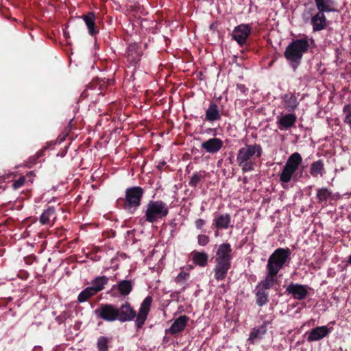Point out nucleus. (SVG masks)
<instances>
[{
	"label": "nucleus",
	"instance_id": "nucleus-45",
	"mask_svg": "<svg viewBox=\"0 0 351 351\" xmlns=\"http://www.w3.org/2000/svg\"><path fill=\"white\" fill-rule=\"evenodd\" d=\"M219 230L216 229V230H215V236L216 237H218V235H219Z\"/></svg>",
	"mask_w": 351,
	"mask_h": 351
},
{
	"label": "nucleus",
	"instance_id": "nucleus-28",
	"mask_svg": "<svg viewBox=\"0 0 351 351\" xmlns=\"http://www.w3.org/2000/svg\"><path fill=\"white\" fill-rule=\"evenodd\" d=\"M309 172L313 178H317L319 175L320 176H323V175L325 173L324 163L323 160L319 159L314 161L311 165Z\"/></svg>",
	"mask_w": 351,
	"mask_h": 351
},
{
	"label": "nucleus",
	"instance_id": "nucleus-35",
	"mask_svg": "<svg viewBox=\"0 0 351 351\" xmlns=\"http://www.w3.org/2000/svg\"><path fill=\"white\" fill-rule=\"evenodd\" d=\"M345 117L343 121L351 127V104L346 105L343 108Z\"/></svg>",
	"mask_w": 351,
	"mask_h": 351
},
{
	"label": "nucleus",
	"instance_id": "nucleus-31",
	"mask_svg": "<svg viewBox=\"0 0 351 351\" xmlns=\"http://www.w3.org/2000/svg\"><path fill=\"white\" fill-rule=\"evenodd\" d=\"M205 178V171H195L192 175L190 181L189 182V185L193 188H196L197 184L202 180Z\"/></svg>",
	"mask_w": 351,
	"mask_h": 351
},
{
	"label": "nucleus",
	"instance_id": "nucleus-10",
	"mask_svg": "<svg viewBox=\"0 0 351 351\" xmlns=\"http://www.w3.org/2000/svg\"><path fill=\"white\" fill-rule=\"evenodd\" d=\"M252 32V27L249 24H240L234 27L232 33V38L238 45L243 47L247 43V39Z\"/></svg>",
	"mask_w": 351,
	"mask_h": 351
},
{
	"label": "nucleus",
	"instance_id": "nucleus-34",
	"mask_svg": "<svg viewBox=\"0 0 351 351\" xmlns=\"http://www.w3.org/2000/svg\"><path fill=\"white\" fill-rule=\"evenodd\" d=\"M110 339L104 336H100L97 339V347L99 351H108Z\"/></svg>",
	"mask_w": 351,
	"mask_h": 351
},
{
	"label": "nucleus",
	"instance_id": "nucleus-2",
	"mask_svg": "<svg viewBox=\"0 0 351 351\" xmlns=\"http://www.w3.org/2000/svg\"><path fill=\"white\" fill-rule=\"evenodd\" d=\"M233 258L232 249L228 243L220 244L217 249L215 256L214 277L217 281L223 280L231 268Z\"/></svg>",
	"mask_w": 351,
	"mask_h": 351
},
{
	"label": "nucleus",
	"instance_id": "nucleus-32",
	"mask_svg": "<svg viewBox=\"0 0 351 351\" xmlns=\"http://www.w3.org/2000/svg\"><path fill=\"white\" fill-rule=\"evenodd\" d=\"M96 295L90 287H88L80 293L77 297L79 302L82 303L87 301L89 298Z\"/></svg>",
	"mask_w": 351,
	"mask_h": 351
},
{
	"label": "nucleus",
	"instance_id": "nucleus-20",
	"mask_svg": "<svg viewBox=\"0 0 351 351\" xmlns=\"http://www.w3.org/2000/svg\"><path fill=\"white\" fill-rule=\"evenodd\" d=\"M189 317L186 315H181L176 319L171 327L166 330V332H169L171 335H176L182 332L186 327Z\"/></svg>",
	"mask_w": 351,
	"mask_h": 351
},
{
	"label": "nucleus",
	"instance_id": "nucleus-24",
	"mask_svg": "<svg viewBox=\"0 0 351 351\" xmlns=\"http://www.w3.org/2000/svg\"><path fill=\"white\" fill-rule=\"evenodd\" d=\"M317 12L324 13L335 11L334 0H314Z\"/></svg>",
	"mask_w": 351,
	"mask_h": 351
},
{
	"label": "nucleus",
	"instance_id": "nucleus-30",
	"mask_svg": "<svg viewBox=\"0 0 351 351\" xmlns=\"http://www.w3.org/2000/svg\"><path fill=\"white\" fill-rule=\"evenodd\" d=\"M256 303L258 306H263L269 302V292L259 287H255Z\"/></svg>",
	"mask_w": 351,
	"mask_h": 351
},
{
	"label": "nucleus",
	"instance_id": "nucleus-7",
	"mask_svg": "<svg viewBox=\"0 0 351 351\" xmlns=\"http://www.w3.org/2000/svg\"><path fill=\"white\" fill-rule=\"evenodd\" d=\"M289 248H277L269 257L266 266L267 271L278 274L279 271L291 260Z\"/></svg>",
	"mask_w": 351,
	"mask_h": 351
},
{
	"label": "nucleus",
	"instance_id": "nucleus-27",
	"mask_svg": "<svg viewBox=\"0 0 351 351\" xmlns=\"http://www.w3.org/2000/svg\"><path fill=\"white\" fill-rule=\"evenodd\" d=\"M192 259L194 264L201 267H204L208 265V255L204 252L193 251L191 253Z\"/></svg>",
	"mask_w": 351,
	"mask_h": 351
},
{
	"label": "nucleus",
	"instance_id": "nucleus-47",
	"mask_svg": "<svg viewBox=\"0 0 351 351\" xmlns=\"http://www.w3.org/2000/svg\"><path fill=\"white\" fill-rule=\"evenodd\" d=\"M186 287H183L180 291H178L179 293L183 292L184 290H185Z\"/></svg>",
	"mask_w": 351,
	"mask_h": 351
},
{
	"label": "nucleus",
	"instance_id": "nucleus-19",
	"mask_svg": "<svg viewBox=\"0 0 351 351\" xmlns=\"http://www.w3.org/2000/svg\"><path fill=\"white\" fill-rule=\"evenodd\" d=\"M311 23L313 26V31L319 32L326 28L327 19L324 13L317 12L312 16Z\"/></svg>",
	"mask_w": 351,
	"mask_h": 351
},
{
	"label": "nucleus",
	"instance_id": "nucleus-43",
	"mask_svg": "<svg viewBox=\"0 0 351 351\" xmlns=\"http://www.w3.org/2000/svg\"><path fill=\"white\" fill-rule=\"evenodd\" d=\"M65 319L66 317L64 315H60L56 317V322H58L59 324L64 322Z\"/></svg>",
	"mask_w": 351,
	"mask_h": 351
},
{
	"label": "nucleus",
	"instance_id": "nucleus-17",
	"mask_svg": "<svg viewBox=\"0 0 351 351\" xmlns=\"http://www.w3.org/2000/svg\"><path fill=\"white\" fill-rule=\"evenodd\" d=\"M134 286V280H121L114 285L112 289H117L121 296L125 297L132 291Z\"/></svg>",
	"mask_w": 351,
	"mask_h": 351
},
{
	"label": "nucleus",
	"instance_id": "nucleus-8",
	"mask_svg": "<svg viewBox=\"0 0 351 351\" xmlns=\"http://www.w3.org/2000/svg\"><path fill=\"white\" fill-rule=\"evenodd\" d=\"M169 214L167 204L162 200H150L145 212V219L149 222L154 223L159 219H162Z\"/></svg>",
	"mask_w": 351,
	"mask_h": 351
},
{
	"label": "nucleus",
	"instance_id": "nucleus-25",
	"mask_svg": "<svg viewBox=\"0 0 351 351\" xmlns=\"http://www.w3.org/2000/svg\"><path fill=\"white\" fill-rule=\"evenodd\" d=\"M277 281V274L274 273L271 274L270 271H267L265 279L259 282L256 287L268 291L269 289L273 287Z\"/></svg>",
	"mask_w": 351,
	"mask_h": 351
},
{
	"label": "nucleus",
	"instance_id": "nucleus-42",
	"mask_svg": "<svg viewBox=\"0 0 351 351\" xmlns=\"http://www.w3.org/2000/svg\"><path fill=\"white\" fill-rule=\"evenodd\" d=\"M205 224H206V221L203 219H197L195 221V227L198 230H202Z\"/></svg>",
	"mask_w": 351,
	"mask_h": 351
},
{
	"label": "nucleus",
	"instance_id": "nucleus-44",
	"mask_svg": "<svg viewBox=\"0 0 351 351\" xmlns=\"http://www.w3.org/2000/svg\"><path fill=\"white\" fill-rule=\"evenodd\" d=\"M165 164H166V162H165V161H162V162H160V164L158 166V167L159 169H161V168H162V167H163Z\"/></svg>",
	"mask_w": 351,
	"mask_h": 351
},
{
	"label": "nucleus",
	"instance_id": "nucleus-39",
	"mask_svg": "<svg viewBox=\"0 0 351 351\" xmlns=\"http://www.w3.org/2000/svg\"><path fill=\"white\" fill-rule=\"evenodd\" d=\"M25 178L24 176L20 177L18 180H15L12 184V188L15 190L22 187L25 182Z\"/></svg>",
	"mask_w": 351,
	"mask_h": 351
},
{
	"label": "nucleus",
	"instance_id": "nucleus-16",
	"mask_svg": "<svg viewBox=\"0 0 351 351\" xmlns=\"http://www.w3.org/2000/svg\"><path fill=\"white\" fill-rule=\"evenodd\" d=\"M296 121V115L293 112H289L278 117L277 125L279 130H285L294 126Z\"/></svg>",
	"mask_w": 351,
	"mask_h": 351
},
{
	"label": "nucleus",
	"instance_id": "nucleus-15",
	"mask_svg": "<svg viewBox=\"0 0 351 351\" xmlns=\"http://www.w3.org/2000/svg\"><path fill=\"white\" fill-rule=\"evenodd\" d=\"M231 225V216L228 213L219 214L213 220L212 228L217 230H226Z\"/></svg>",
	"mask_w": 351,
	"mask_h": 351
},
{
	"label": "nucleus",
	"instance_id": "nucleus-14",
	"mask_svg": "<svg viewBox=\"0 0 351 351\" xmlns=\"http://www.w3.org/2000/svg\"><path fill=\"white\" fill-rule=\"evenodd\" d=\"M223 146V141L219 138H210L201 144V148L206 152L214 154L220 151Z\"/></svg>",
	"mask_w": 351,
	"mask_h": 351
},
{
	"label": "nucleus",
	"instance_id": "nucleus-9",
	"mask_svg": "<svg viewBox=\"0 0 351 351\" xmlns=\"http://www.w3.org/2000/svg\"><path fill=\"white\" fill-rule=\"evenodd\" d=\"M94 313L97 318L107 322L117 321V306L112 304H101Z\"/></svg>",
	"mask_w": 351,
	"mask_h": 351
},
{
	"label": "nucleus",
	"instance_id": "nucleus-1",
	"mask_svg": "<svg viewBox=\"0 0 351 351\" xmlns=\"http://www.w3.org/2000/svg\"><path fill=\"white\" fill-rule=\"evenodd\" d=\"M152 301L153 298L151 295H147L141 304L138 313H136L129 302H125L119 308L117 307V321L127 322L132 321L136 318L135 325L136 329L141 328L147 318Z\"/></svg>",
	"mask_w": 351,
	"mask_h": 351
},
{
	"label": "nucleus",
	"instance_id": "nucleus-26",
	"mask_svg": "<svg viewBox=\"0 0 351 351\" xmlns=\"http://www.w3.org/2000/svg\"><path fill=\"white\" fill-rule=\"evenodd\" d=\"M56 218V213L55 208L53 206H48L47 209L44 210L40 217V222L43 225L51 224Z\"/></svg>",
	"mask_w": 351,
	"mask_h": 351
},
{
	"label": "nucleus",
	"instance_id": "nucleus-6",
	"mask_svg": "<svg viewBox=\"0 0 351 351\" xmlns=\"http://www.w3.org/2000/svg\"><path fill=\"white\" fill-rule=\"evenodd\" d=\"M263 149L259 144L245 145L239 149L237 162L243 172L253 171L256 165V159L262 155Z\"/></svg>",
	"mask_w": 351,
	"mask_h": 351
},
{
	"label": "nucleus",
	"instance_id": "nucleus-37",
	"mask_svg": "<svg viewBox=\"0 0 351 351\" xmlns=\"http://www.w3.org/2000/svg\"><path fill=\"white\" fill-rule=\"evenodd\" d=\"M210 241V238L206 234H199L197 237V243L201 246L206 245Z\"/></svg>",
	"mask_w": 351,
	"mask_h": 351
},
{
	"label": "nucleus",
	"instance_id": "nucleus-29",
	"mask_svg": "<svg viewBox=\"0 0 351 351\" xmlns=\"http://www.w3.org/2000/svg\"><path fill=\"white\" fill-rule=\"evenodd\" d=\"M108 281L109 278L106 276H97L92 280L90 287L97 294L105 288V286L108 283Z\"/></svg>",
	"mask_w": 351,
	"mask_h": 351
},
{
	"label": "nucleus",
	"instance_id": "nucleus-46",
	"mask_svg": "<svg viewBox=\"0 0 351 351\" xmlns=\"http://www.w3.org/2000/svg\"><path fill=\"white\" fill-rule=\"evenodd\" d=\"M348 263L351 265V255L348 257Z\"/></svg>",
	"mask_w": 351,
	"mask_h": 351
},
{
	"label": "nucleus",
	"instance_id": "nucleus-11",
	"mask_svg": "<svg viewBox=\"0 0 351 351\" xmlns=\"http://www.w3.org/2000/svg\"><path fill=\"white\" fill-rule=\"evenodd\" d=\"M308 289L310 287L306 285L291 282L286 287V293L295 300H302L307 297Z\"/></svg>",
	"mask_w": 351,
	"mask_h": 351
},
{
	"label": "nucleus",
	"instance_id": "nucleus-12",
	"mask_svg": "<svg viewBox=\"0 0 351 351\" xmlns=\"http://www.w3.org/2000/svg\"><path fill=\"white\" fill-rule=\"evenodd\" d=\"M331 328L327 326H317L307 331L304 336L306 337L308 342L317 341L328 336Z\"/></svg>",
	"mask_w": 351,
	"mask_h": 351
},
{
	"label": "nucleus",
	"instance_id": "nucleus-5",
	"mask_svg": "<svg viewBox=\"0 0 351 351\" xmlns=\"http://www.w3.org/2000/svg\"><path fill=\"white\" fill-rule=\"evenodd\" d=\"M144 194L145 190L140 186L128 187L125 189V197L117 200V205L127 213L132 215L140 207Z\"/></svg>",
	"mask_w": 351,
	"mask_h": 351
},
{
	"label": "nucleus",
	"instance_id": "nucleus-41",
	"mask_svg": "<svg viewBox=\"0 0 351 351\" xmlns=\"http://www.w3.org/2000/svg\"><path fill=\"white\" fill-rule=\"evenodd\" d=\"M54 144H55V143H53V142L47 143L46 145L36 153V158H39L42 157L44 155L45 152L49 148V147L50 145H54Z\"/></svg>",
	"mask_w": 351,
	"mask_h": 351
},
{
	"label": "nucleus",
	"instance_id": "nucleus-13",
	"mask_svg": "<svg viewBox=\"0 0 351 351\" xmlns=\"http://www.w3.org/2000/svg\"><path fill=\"white\" fill-rule=\"evenodd\" d=\"M283 108L289 112H293L298 107L300 101L293 93H287L280 95Z\"/></svg>",
	"mask_w": 351,
	"mask_h": 351
},
{
	"label": "nucleus",
	"instance_id": "nucleus-21",
	"mask_svg": "<svg viewBox=\"0 0 351 351\" xmlns=\"http://www.w3.org/2000/svg\"><path fill=\"white\" fill-rule=\"evenodd\" d=\"M88 29V33L91 36H94L99 32V29L95 25V16L92 12H88L86 14L82 16Z\"/></svg>",
	"mask_w": 351,
	"mask_h": 351
},
{
	"label": "nucleus",
	"instance_id": "nucleus-23",
	"mask_svg": "<svg viewBox=\"0 0 351 351\" xmlns=\"http://www.w3.org/2000/svg\"><path fill=\"white\" fill-rule=\"evenodd\" d=\"M332 196V192L326 187L318 188L316 190V198L317 203L322 207L327 205V202Z\"/></svg>",
	"mask_w": 351,
	"mask_h": 351
},
{
	"label": "nucleus",
	"instance_id": "nucleus-38",
	"mask_svg": "<svg viewBox=\"0 0 351 351\" xmlns=\"http://www.w3.org/2000/svg\"><path fill=\"white\" fill-rule=\"evenodd\" d=\"M189 273L181 271L178 274V275L176 276L175 279V282L178 284H181L182 282H184L186 279L189 277Z\"/></svg>",
	"mask_w": 351,
	"mask_h": 351
},
{
	"label": "nucleus",
	"instance_id": "nucleus-36",
	"mask_svg": "<svg viewBox=\"0 0 351 351\" xmlns=\"http://www.w3.org/2000/svg\"><path fill=\"white\" fill-rule=\"evenodd\" d=\"M263 324L261 326H264L267 330V326L272 324L274 319V315L273 314L265 315L261 317Z\"/></svg>",
	"mask_w": 351,
	"mask_h": 351
},
{
	"label": "nucleus",
	"instance_id": "nucleus-18",
	"mask_svg": "<svg viewBox=\"0 0 351 351\" xmlns=\"http://www.w3.org/2000/svg\"><path fill=\"white\" fill-rule=\"evenodd\" d=\"M222 112H220L218 105L211 101L205 112V121L208 122H215L219 121L221 117Z\"/></svg>",
	"mask_w": 351,
	"mask_h": 351
},
{
	"label": "nucleus",
	"instance_id": "nucleus-22",
	"mask_svg": "<svg viewBox=\"0 0 351 351\" xmlns=\"http://www.w3.org/2000/svg\"><path fill=\"white\" fill-rule=\"evenodd\" d=\"M141 53L139 47L136 43L130 44L127 50L128 60L132 64H136L141 59Z\"/></svg>",
	"mask_w": 351,
	"mask_h": 351
},
{
	"label": "nucleus",
	"instance_id": "nucleus-4",
	"mask_svg": "<svg viewBox=\"0 0 351 351\" xmlns=\"http://www.w3.org/2000/svg\"><path fill=\"white\" fill-rule=\"evenodd\" d=\"M302 162V158L298 152H294L288 158L279 174V180L282 185L291 180L296 182L302 178L304 167L299 169Z\"/></svg>",
	"mask_w": 351,
	"mask_h": 351
},
{
	"label": "nucleus",
	"instance_id": "nucleus-40",
	"mask_svg": "<svg viewBox=\"0 0 351 351\" xmlns=\"http://www.w3.org/2000/svg\"><path fill=\"white\" fill-rule=\"evenodd\" d=\"M104 82H103V84H101V82L99 81V80H96L95 81L92 82L88 84V87L90 88L95 89L98 86L99 90L102 89V86H104Z\"/></svg>",
	"mask_w": 351,
	"mask_h": 351
},
{
	"label": "nucleus",
	"instance_id": "nucleus-3",
	"mask_svg": "<svg viewBox=\"0 0 351 351\" xmlns=\"http://www.w3.org/2000/svg\"><path fill=\"white\" fill-rule=\"evenodd\" d=\"M310 48L306 36L293 40L286 47L284 56L291 67L295 71L300 65L302 57Z\"/></svg>",
	"mask_w": 351,
	"mask_h": 351
},
{
	"label": "nucleus",
	"instance_id": "nucleus-33",
	"mask_svg": "<svg viewBox=\"0 0 351 351\" xmlns=\"http://www.w3.org/2000/svg\"><path fill=\"white\" fill-rule=\"evenodd\" d=\"M267 330L261 325L258 328H253L250 335V340L254 341L256 339H261L267 333Z\"/></svg>",
	"mask_w": 351,
	"mask_h": 351
}]
</instances>
